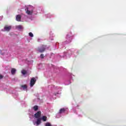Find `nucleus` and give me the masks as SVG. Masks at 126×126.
Returning <instances> with one entry per match:
<instances>
[{
    "mask_svg": "<svg viewBox=\"0 0 126 126\" xmlns=\"http://www.w3.org/2000/svg\"><path fill=\"white\" fill-rule=\"evenodd\" d=\"M38 106L35 105L33 106V109L34 111H38Z\"/></svg>",
    "mask_w": 126,
    "mask_h": 126,
    "instance_id": "obj_13",
    "label": "nucleus"
},
{
    "mask_svg": "<svg viewBox=\"0 0 126 126\" xmlns=\"http://www.w3.org/2000/svg\"><path fill=\"white\" fill-rule=\"evenodd\" d=\"M17 29H18L19 30H21L23 27L22 25H18L16 27Z\"/></svg>",
    "mask_w": 126,
    "mask_h": 126,
    "instance_id": "obj_11",
    "label": "nucleus"
},
{
    "mask_svg": "<svg viewBox=\"0 0 126 126\" xmlns=\"http://www.w3.org/2000/svg\"><path fill=\"white\" fill-rule=\"evenodd\" d=\"M4 29L5 31H7V32H8L11 29V26H5L4 28Z\"/></svg>",
    "mask_w": 126,
    "mask_h": 126,
    "instance_id": "obj_6",
    "label": "nucleus"
},
{
    "mask_svg": "<svg viewBox=\"0 0 126 126\" xmlns=\"http://www.w3.org/2000/svg\"><path fill=\"white\" fill-rule=\"evenodd\" d=\"M16 20L17 21H20L21 20V16H20V15H17Z\"/></svg>",
    "mask_w": 126,
    "mask_h": 126,
    "instance_id": "obj_8",
    "label": "nucleus"
},
{
    "mask_svg": "<svg viewBox=\"0 0 126 126\" xmlns=\"http://www.w3.org/2000/svg\"><path fill=\"white\" fill-rule=\"evenodd\" d=\"M70 42H71V38L70 39Z\"/></svg>",
    "mask_w": 126,
    "mask_h": 126,
    "instance_id": "obj_18",
    "label": "nucleus"
},
{
    "mask_svg": "<svg viewBox=\"0 0 126 126\" xmlns=\"http://www.w3.org/2000/svg\"><path fill=\"white\" fill-rule=\"evenodd\" d=\"M45 126H53L51 123L47 122L45 124Z\"/></svg>",
    "mask_w": 126,
    "mask_h": 126,
    "instance_id": "obj_14",
    "label": "nucleus"
},
{
    "mask_svg": "<svg viewBox=\"0 0 126 126\" xmlns=\"http://www.w3.org/2000/svg\"><path fill=\"white\" fill-rule=\"evenodd\" d=\"M25 10H26V14L28 15H32L33 13V10H30V7H26Z\"/></svg>",
    "mask_w": 126,
    "mask_h": 126,
    "instance_id": "obj_4",
    "label": "nucleus"
},
{
    "mask_svg": "<svg viewBox=\"0 0 126 126\" xmlns=\"http://www.w3.org/2000/svg\"><path fill=\"white\" fill-rule=\"evenodd\" d=\"M40 58H41V59H44V54H41L40 55Z\"/></svg>",
    "mask_w": 126,
    "mask_h": 126,
    "instance_id": "obj_16",
    "label": "nucleus"
},
{
    "mask_svg": "<svg viewBox=\"0 0 126 126\" xmlns=\"http://www.w3.org/2000/svg\"><path fill=\"white\" fill-rule=\"evenodd\" d=\"M47 45H43L41 47L37 48V51L39 53H44V51L46 50Z\"/></svg>",
    "mask_w": 126,
    "mask_h": 126,
    "instance_id": "obj_2",
    "label": "nucleus"
},
{
    "mask_svg": "<svg viewBox=\"0 0 126 126\" xmlns=\"http://www.w3.org/2000/svg\"><path fill=\"white\" fill-rule=\"evenodd\" d=\"M2 78H3V76L0 75V79H2Z\"/></svg>",
    "mask_w": 126,
    "mask_h": 126,
    "instance_id": "obj_17",
    "label": "nucleus"
},
{
    "mask_svg": "<svg viewBox=\"0 0 126 126\" xmlns=\"http://www.w3.org/2000/svg\"><path fill=\"white\" fill-rule=\"evenodd\" d=\"M16 72V69L14 68H12L11 70V74H12L13 75H14Z\"/></svg>",
    "mask_w": 126,
    "mask_h": 126,
    "instance_id": "obj_7",
    "label": "nucleus"
},
{
    "mask_svg": "<svg viewBox=\"0 0 126 126\" xmlns=\"http://www.w3.org/2000/svg\"><path fill=\"white\" fill-rule=\"evenodd\" d=\"M21 87L23 88L24 90H27V85H22Z\"/></svg>",
    "mask_w": 126,
    "mask_h": 126,
    "instance_id": "obj_10",
    "label": "nucleus"
},
{
    "mask_svg": "<svg viewBox=\"0 0 126 126\" xmlns=\"http://www.w3.org/2000/svg\"><path fill=\"white\" fill-rule=\"evenodd\" d=\"M29 35L30 37H34V35L32 32H29Z\"/></svg>",
    "mask_w": 126,
    "mask_h": 126,
    "instance_id": "obj_15",
    "label": "nucleus"
},
{
    "mask_svg": "<svg viewBox=\"0 0 126 126\" xmlns=\"http://www.w3.org/2000/svg\"><path fill=\"white\" fill-rule=\"evenodd\" d=\"M64 112H65V109L62 108L59 111V114H62L63 113H64Z\"/></svg>",
    "mask_w": 126,
    "mask_h": 126,
    "instance_id": "obj_9",
    "label": "nucleus"
},
{
    "mask_svg": "<svg viewBox=\"0 0 126 126\" xmlns=\"http://www.w3.org/2000/svg\"><path fill=\"white\" fill-rule=\"evenodd\" d=\"M21 72H22V74H23L24 75H25V74H26V73H27V71L24 69L22 70L21 71Z\"/></svg>",
    "mask_w": 126,
    "mask_h": 126,
    "instance_id": "obj_12",
    "label": "nucleus"
},
{
    "mask_svg": "<svg viewBox=\"0 0 126 126\" xmlns=\"http://www.w3.org/2000/svg\"><path fill=\"white\" fill-rule=\"evenodd\" d=\"M36 81H37V80H36V78L35 77H32L31 81H30V86L31 87H33L35 84L36 83Z\"/></svg>",
    "mask_w": 126,
    "mask_h": 126,
    "instance_id": "obj_3",
    "label": "nucleus"
},
{
    "mask_svg": "<svg viewBox=\"0 0 126 126\" xmlns=\"http://www.w3.org/2000/svg\"><path fill=\"white\" fill-rule=\"evenodd\" d=\"M41 120L43 122H46L47 121V116H42L41 118H38L37 119V121L35 122V123H33L34 126H35L36 124V126H39L40 124H41Z\"/></svg>",
    "mask_w": 126,
    "mask_h": 126,
    "instance_id": "obj_1",
    "label": "nucleus"
},
{
    "mask_svg": "<svg viewBox=\"0 0 126 126\" xmlns=\"http://www.w3.org/2000/svg\"><path fill=\"white\" fill-rule=\"evenodd\" d=\"M41 111H38L37 113H36L34 114V117L36 119H41V118H40V117H41Z\"/></svg>",
    "mask_w": 126,
    "mask_h": 126,
    "instance_id": "obj_5",
    "label": "nucleus"
}]
</instances>
